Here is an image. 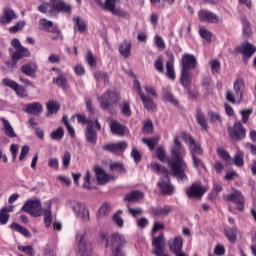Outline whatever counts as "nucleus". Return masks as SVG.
<instances>
[{
	"instance_id": "obj_1",
	"label": "nucleus",
	"mask_w": 256,
	"mask_h": 256,
	"mask_svg": "<svg viewBox=\"0 0 256 256\" xmlns=\"http://www.w3.org/2000/svg\"><path fill=\"white\" fill-rule=\"evenodd\" d=\"M156 155L162 163L168 161V165L172 170V175L176 177L178 181H187V174H185L187 163L184 160L187 156V151L181 144V141H179V137L174 138V143L171 146V157L169 159H167L163 147H158L156 149Z\"/></svg>"
},
{
	"instance_id": "obj_2",
	"label": "nucleus",
	"mask_w": 256,
	"mask_h": 256,
	"mask_svg": "<svg viewBox=\"0 0 256 256\" xmlns=\"http://www.w3.org/2000/svg\"><path fill=\"white\" fill-rule=\"evenodd\" d=\"M101 109L113 113V107L121 101V95L117 90H106L101 96L98 97Z\"/></svg>"
},
{
	"instance_id": "obj_3",
	"label": "nucleus",
	"mask_w": 256,
	"mask_h": 256,
	"mask_svg": "<svg viewBox=\"0 0 256 256\" xmlns=\"http://www.w3.org/2000/svg\"><path fill=\"white\" fill-rule=\"evenodd\" d=\"M125 245H127V240L123 234L114 233L106 239V247H112L113 256H125L121 250Z\"/></svg>"
},
{
	"instance_id": "obj_4",
	"label": "nucleus",
	"mask_w": 256,
	"mask_h": 256,
	"mask_svg": "<svg viewBox=\"0 0 256 256\" xmlns=\"http://www.w3.org/2000/svg\"><path fill=\"white\" fill-rule=\"evenodd\" d=\"M67 207H69L75 216L78 219H81L84 223H88V221L91 220V216H89V209H87L85 204L75 200H68Z\"/></svg>"
},
{
	"instance_id": "obj_5",
	"label": "nucleus",
	"mask_w": 256,
	"mask_h": 256,
	"mask_svg": "<svg viewBox=\"0 0 256 256\" xmlns=\"http://www.w3.org/2000/svg\"><path fill=\"white\" fill-rule=\"evenodd\" d=\"M76 241L78 242V251L80 256H91L93 246L91 242L87 241V233L78 232L76 234Z\"/></svg>"
},
{
	"instance_id": "obj_6",
	"label": "nucleus",
	"mask_w": 256,
	"mask_h": 256,
	"mask_svg": "<svg viewBox=\"0 0 256 256\" xmlns=\"http://www.w3.org/2000/svg\"><path fill=\"white\" fill-rule=\"evenodd\" d=\"M21 211L28 213L32 217H41L43 215V207L39 200H29L21 208Z\"/></svg>"
},
{
	"instance_id": "obj_7",
	"label": "nucleus",
	"mask_w": 256,
	"mask_h": 256,
	"mask_svg": "<svg viewBox=\"0 0 256 256\" xmlns=\"http://www.w3.org/2000/svg\"><path fill=\"white\" fill-rule=\"evenodd\" d=\"M181 137L183 141L188 145L189 147V152L191 157H197V155H203V148H201V144L195 142L193 137L191 135L183 132L181 134Z\"/></svg>"
},
{
	"instance_id": "obj_8",
	"label": "nucleus",
	"mask_w": 256,
	"mask_h": 256,
	"mask_svg": "<svg viewBox=\"0 0 256 256\" xmlns=\"http://www.w3.org/2000/svg\"><path fill=\"white\" fill-rule=\"evenodd\" d=\"M226 200L235 203L238 211H243V209L245 208V198L239 190H233L230 194L226 196Z\"/></svg>"
},
{
	"instance_id": "obj_9",
	"label": "nucleus",
	"mask_w": 256,
	"mask_h": 256,
	"mask_svg": "<svg viewBox=\"0 0 256 256\" xmlns=\"http://www.w3.org/2000/svg\"><path fill=\"white\" fill-rule=\"evenodd\" d=\"M228 132L233 141H241V139H245V136L247 135L241 122H236L233 128L228 129Z\"/></svg>"
},
{
	"instance_id": "obj_10",
	"label": "nucleus",
	"mask_w": 256,
	"mask_h": 256,
	"mask_svg": "<svg viewBox=\"0 0 256 256\" xmlns=\"http://www.w3.org/2000/svg\"><path fill=\"white\" fill-rule=\"evenodd\" d=\"M170 251L176 256H187L183 252V238L180 236L175 237L173 240H170L168 243Z\"/></svg>"
},
{
	"instance_id": "obj_11",
	"label": "nucleus",
	"mask_w": 256,
	"mask_h": 256,
	"mask_svg": "<svg viewBox=\"0 0 256 256\" xmlns=\"http://www.w3.org/2000/svg\"><path fill=\"white\" fill-rule=\"evenodd\" d=\"M198 19L201 23H218L219 17L212 11L201 9L198 11Z\"/></svg>"
},
{
	"instance_id": "obj_12",
	"label": "nucleus",
	"mask_w": 256,
	"mask_h": 256,
	"mask_svg": "<svg viewBox=\"0 0 256 256\" xmlns=\"http://www.w3.org/2000/svg\"><path fill=\"white\" fill-rule=\"evenodd\" d=\"M207 192V187L201 186L199 183H194L186 190V195L189 197L199 199V197H203Z\"/></svg>"
},
{
	"instance_id": "obj_13",
	"label": "nucleus",
	"mask_w": 256,
	"mask_h": 256,
	"mask_svg": "<svg viewBox=\"0 0 256 256\" xmlns=\"http://www.w3.org/2000/svg\"><path fill=\"white\" fill-rule=\"evenodd\" d=\"M236 51L237 53H241L243 59H251L256 53V47L253 44L246 42L241 46H238Z\"/></svg>"
},
{
	"instance_id": "obj_14",
	"label": "nucleus",
	"mask_w": 256,
	"mask_h": 256,
	"mask_svg": "<svg viewBox=\"0 0 256 256\" xmlns=\"http://www.w3.org/2000/svg\"><path fill=\"white\" fill-rule=\"evenodd\" d=\"M181 61L182 71H191L197 67V58L193 54H184Z\"/></svg>"
},
{
	"instance_id": "obj_15",
	"label": "nucleus",
	"mask_w": 256,
	"mask_h": 256,
	"mask_svg": "<svg viewBox=\"0 0 256 256\" xmlns=\"http://www.w3.org/2000/svg\"><path fill=\"white\" fill-rule=\"evenodd\" d=\"M23 111L28 115H34L35 117H38V115L43 113V105L39 102L28 103L23 106Z\"/></svg>"
},
{
	"instance_id": "obj_16",
	"label": "nucleus",
	"mask_w": 256,
	"mask_h": 256,
	"mask_svg": "<svg viewBox=\"0 0 256 256\" xmlns=\"http://www.w3.org/2000/svg\"><path fill=\"white\" fill-rule=\"evenodd\" d=\"M175 57L173 54H169L168 60L166 61V77L170 79V81H175L176 74H175Z\"/></svg>"
},
{
	"instance_id": "obj_17",
	"label": "nucleus",
	"mask_w": 256,
	"mask_h": 256,
	"mask_svg": "<svg viewBox=\"0 0 256 256\" xmlns=\"http://www.w3.org/2000/svg\"><path fill=\"white\" fill-rule=\"evenodd\" d=\"M158 187L162 191L163 195H173L175 187L169 182V176L164 177L158 182Z\"/></svg>"
},
{
	"instance_id": "obj_18",
	"label": "nucleus",
	"mask_w": 256,
	"mask_h": 256,
	"mask_svg": "<svg viewBox=\"0 0 256 256\" xmlns=\"http://www.w3.org/2000/svg\"><path fill=\"white\" fill-rule=\"evenodd\" d=\"M104 151H109L110 153H123L127 149V142H118L106 144L103 146Z\"/></svg>"
},
{
	"instance_id": "obj_19",
	"label": "nucleus",
	"mask_w": 256,
	"mask_h": 256,
	"mask_svg": "<svg viewBox=\"0 0 256 256\" xmlns=\"http://www.w3.org/2000/svg\"><path fill=\"white\" fill-rule=\"evenodd\" d=\"M94 172L96 175L98 185H105L109 183V181H111V176H109V174H106L105 170H103L101 167L96 166L94 168Z\"/></svg>"
},
{
	"instance_id": "obj_20",
	"label": "nucleus",
	"mask_w": 256,
	"mask_h": 256,
	"mask_svg": "<svg viewBox=\"0 0 256 256\" xmlns=\"http://www.w3.org/2000/svg\"><path fill=\"white\" fill-rule=\"evenodd\" d=\"M23 57H31V52H29V49L25 47L16 49L11 55L12 65H17V61H19V59H23Z\"/></svg>"
},
{
	"instance_id": "obj_21",
	"label": "nucleus",
	"mask_w": 256,
	"mask_h": 256,
	"mask_svg": "<svg viewBox=\"0 0 256 256\" xmlns=\"http://www.w3.org/2000/svg\"><path fill=\"white\" fill-rule=\"evenodd\" d=\"M94 125V121H88L86 128V140L88 143H91L92 145H95V143H97V133L93 131Z\"/></svg>"
},
{
	"instance_id": "obj_22",
	"label": "nucleus",
	"mask_w": 256,
	"mask_h": 256,
	"mask_svg": "<svg viewBox=\"0 0 256 256\" xmlns=\"http://www.w3.org/2000/svg\"><path fill=\"white\" fill-rule=\"evenodd\" d=\"M143 197H145V194H143V192L139 190H134L124 196V201H127L128 203H136L137 201H141Z\"/></svg>"
},
{
	"instance_id": "obj_23",
	"label": "nucleus",
	"mask_w": 256,
	"mask_h": 256,
	"mask_svg": "<svg viewBox=\"0 0 256 256\" xmlns=\"http://www.w3.org/2000/svg\"><path fill=\"white\" fill-rule=\"evenodd\" d=\"M233 89L235 91L236 94V99L238 101H241V99H243V91L245 89V82L243 79L238 78L233 85Z\"/></svg>"
},
{
	"instance_id": "obj_24",
	"label": "nucleus",
	"mask_w": 256,
	"mask_h": 256,
	"mask_svg": "<svg viewBox=\"0 0 256 256\" xmlns=\"http://www.w3.org/2000/svg\"><path fill=\"white\" fill-rule=\"evenodd\" d=\"M46 109H47L46 117H51V115H55V113H58L59 109H61V104H59V102L55 100H50L46 104Z\"/></svg>"
},
{
	"instance_id": "obj_25",
	"label": "nucleus",
	"mask_w": 256,
	"mask_h": 256,
	"mask_svg": "<svg viewBox=\"0 0 256 256\" xmlns=\"http://www.w3.org/2000/svg\"><path fill=\"white\" fill-rule=\"evenodd\" d=\"M119 53L122 57H125V59L131 57V41L124 40L119 46Z\"/></svg>"
},
{
	"instance_id": "obj_26",
	"label": "nucleus",
	"mask_w": 256,
	"mask_h": 256,
	"mask_svg": "<svg viewBox=\"0 0 256 256\" xmlns=\"http://www.w3.org/2000/svg\"><path fill=\"white\" fill-rule=\"evenodd\" d=\"M152 215L155 217H167L169 213H171L170 206H163V207H153L151 208Z\"/></svg>"
},
{
	"instance_id": "obj_27",
	"label": "nucleus",
	"mask_w": 256,
	"mask_h": 256,
	"mask_svg": "<svg viewBox=\"0 0 256 256\" xmlns=\"http://www.w3.org/2000/svg\"><path fill=\"white\" fill-rule=\"evenodd\" d=\"M21 72L28 77H35L37 73V64L35 63H28L21 67Z\"/></svg>"
},
{
	"instance_id": "obj_28",
	"label": "nucleus",
	"mask_w": 256,
	"mask_h": 256,
	"mask_svg": "<svg viewBox=\"0 0 256 256\" xmlns=\"http://www.w3.org/2000/svg\"><path fill=\"white\" fill-rule=\"evenodd\" d=\"M192 81L191 71L181 70L180 83L185 88L190 87Z\"/></svg>"
},
{
	"instance_id": "obj_29",
	"label": "nucleus",
	"mask_w": 256,
	"mask_h": 256,
	"mask_svg": "<svg viewBox=\"0 0 256 256\" xmlns=\"http://www.w3.org/2000/svg\"><path fill=\"white\" fill-rule=\"evenodd\" d=\"M46 207L47 209L43 210V215H44V224L46 227H51V223L53 221V217L51 215V201L46 202Z\"/></svg>"
},
{
	"instance_id": "obj_30",
	"label": "nucleus",
	"mask_w": 256,
	"mask_h": 256,
	"mask_svg": "<svg viewBox=\"0 0 256 256\" xmlns=\"http://www.w3.org/2000/svg\"><path fill=\"white\" fill-rule=\"evenodd\" d=\"M1 121L3 123V129L5 131V135L10 138L17 137V134L15 133V130L13 129V126H11V123L9 120L5 118H1Z\"/></svg>"
},
{
	"instance_id": "obj_31",
	"label": "nucleus",
	"mask_w": 256,
	"mask_h": 256,
	"mask_svg": "<svg viewBox=\"0 0 256 256\" xmlns=\"http://www.w3.org/2000/svg\"><path fill=\"white\" fill-rule=\"evenodd\" d=\"M110 131L114 135H124L125 134V127L121 125L119 122L112 120L110 123Z\"/></svg>"
},
{
	"instance_id": "obj_32",
	"label": "nucleus",
	"mask_w": 256,
	"mask_h": 256,
	"mask_svg": "<svg viewBox=\"0 0 256 256\" xmlns=\"http://www.w3.org/2000/svg\"><path fill=\"white\" fill-rule=\"evenodd\" d=\"M16 17H17V14H15V11H13V9L5 8L4 15L1 19V23H4V24L11 23V21H13V19H15Z\"/></svg>"
},
{
	"instance_id": "obj_33",
	"label": "nucleus",
	"mask_w": 256,
	"mask_h": 256,
	"mask_svg": "<svg viewBox=\"0 0 256 256\" xmlns=\"http://www.w3.org/2000/svg\"><path fill=\"white\" fill-rule=\"evenodd\" d=\"M139 97L144 105V109H147V111H153V109H155V102H153V99L145 95V93L141 94Z\"/></svg>"
},
{
	"instance_id": "obj_34",
	"label": "nucleus",
	"mask_w": 256,
	"mask_h": 256,
	"mask_svg": "<svg viewBox=\"0 0 256 256\" xmlns=\"http://www.w3.org/2000/svg\"><path fill=\"white\" fill-rule=\"evenodd\" d=\"M109 211H111V206H109L107 203H104L97 211V221H101L103 220V217H107V215H109Z\"/></svg>"
},
{
	"instance_id": "obj_35",
	"label": "nucleus",
	"mask_w": 256,
	"mask_h": 256,
	"mask_svg": "<svg viewBox=\"0 0 256 256\" xmlns=\"http://www.w3.org/2000/svg\"><path fill=\"white\" fill-rule=\"evenodd\" d=\"M73 22L75 29L79 31V33H85V31H87V24H85V21L79 18V16L74 17Z\"/></svg>"
},
{
	"instance_id": "obj_36",
	"label": "nucleus",
	"mask_w": 256,
	"mask_h": 256,
	"mask_svg": "<svg viewBox=\"0 0 256 256\" xmlns=\"http://www.w3.org/2000/svg\"><path fill=\"white\" fill-rule=\"evenodd\" d=\"M224 233H225L228 241H230V243L237 242V228H235V227L226 228Z\"/></svg>"
},
{
	"instance_id": "obj_37",
	"label": "nucleus",
	"mask_w": 256,
	"mask_h": 256,
	"mask_svg": "<svg viewBox=\"0 0 256 256\" xmlns=\"http://www.w3.org/2000/svg\"><path fill=\"white\" fill-rule=\"evenodd\" d=\"M150 168L152 169V171L157 172L158 175H165V177H169V171L165 169V167L159 163H155L153 162L150 165Z\"/></svg>"
},
{
	"instance_id": "obj_38",
	"label": "nucleus",
	"mask_w": 256,
	"mask_h": 256,
	"mask_svg": "<svg viewBox=\"0 0 256 256\" xmlns=\"http://www.w3.org/2000/svg\"><path fill=\"white\" fill-rule=\"evenodd\" d=\"M40 13H48V15H54L53 3L44 2L38 7Z\"/></svg>"
},
{
	"instance_id": "obj_39",
	"label": "nucleus",
	"mask_w": 256,
	"mask_h": 256,
	"mask_svg": "<svg viewBox=\"0 0 256 256\" xmlns=\"http://www.w3.org/2000/svg\"><path fill=\"white\" fill-rule=\"evenodd\" d=\"M192 165L194 169H197V171H207V167H205V164L203 163V160H201L197 156H192Z\"/></svg>"
},
{
	"instance_id": "obj_40",
	"label": "nucleus",
	"mask_w": 256,
	"mask_h": 256,
	"mask_svg": "<svg viewBox=\"0 0 256 256\" xmlns=\"http://www.w3.org/2000/svg\"><path fill=\"white\" fill-rule=\"evenodd\" d=\"M11 229H14V231H17L18 233H21L22 235H24V237H31V232H29L27 228L17 223H12Z\"/></svg>"
},
{
	"instance_id": "obj_41",
	"label": "nucleus",
	"mask_w": 256,
	"mask_h": 256,
	"mask_svg": "<svg viewBox=\"0 0 256 256\" xmlns=\"http://www.w3.org/2000/svg\"><path fill=\"white\" fill-rule=\"evenodd\" d=\"M39 26L42 31H51L53 21L42 18L39 20Z\"/></svg>"
},
{
	"instance_id": "obj_42",
	"label": "nucleus",
	"mask_w": 256,
	"mask_h": 256,
	"mask_svg": "<svg viewBox=\"0 0 256 256\" xmlns=\"http://www.w3.org/2000/svg\"><path fill=\"white\" fill-rule=\"evenodd\" d=\"M121 113L125 117H131V105L129 104V101L125 100L120 105Z\"/></svg>"
},
{
	"instance_id": "obj_43",
	"label": "nucleus",
	"mask_w": 256,
	"mask_h": 256,
	"mask_svg": "<svg viewBox=\"0 0 256 256\" xmlns=\"http://www.w3.org/2000/svg\"><path fill=\"white\" fill-rule=\"evenodd\" d=\"M197 123L204 129V131H207L208 125H207V120L205 119V114L201 112H197L196 115Z\"/></svg>"
},
{
	"instance_id": "obj_44",
	"label": "nucleus",
	"mask_w": 256,
	"mask_h": 256,
	"mask_svg": "<svg viewBox=\"0 0 256 256\" xmlns=\"http://www.w3.org/2000/svg\"><path fill=\"white\" fill-rule=\"evenodd\" d=\"M97 83H107L109 81V76L105 72L98 71L94 74Z\"/></svg>"
},
{
	"instance_id": "obj_45",
	"label": "nucleus",
	"mask_w": 256,
	"mask_h": 256,
	"mask_svg": "<svg viewBox=\"0 0 256 256\" xmlns=\"http://www.w3.org/2000/svg\"><path fill=\"white\" fill-rule=\"evenodd\" d=\"M63 135H65V130H63V127H59L51 133V139L54 141H61V139H63Z\"/></svg>"
},
{
	"instance_id": "obj_46",
	"label": "nucleus",
	"mask_w": 256,
	"mask_h": 256,
	"mask_svg": "<svg viewBox=\"0 0 256 256\" xmlns=\"http://www.w3.org/2000/svg\"><path fill=\"white\" fill-rule=\"evenodd\" d=\"M123 215V210H118L114 215H113V221L117 225V227H123L124 225V220L121 217Z\"/></svg>"
},
{
	"instance_id": "obj_47",
	"label": "nucleus",
	"mask_w": 256,
	"mask_h": 256,
	"mask_svg": "<svg viewBox=\"0 0 256 256\" xmlns=\"http://www.w3.org/2000/svg\"><path fill=\"white\" fill-rule=\"evenodd\" d=\"M117 0H105L103 6V9L105 11H109L110 13L113 12V10L117 7Z\"/></svg>"
},
{
	"instance_id": "obj_48",
	"label": "nucleus",
	"mask_w": 256,
	"mask_h": 256,
	"mask_svg": "<svg viewBox=\"0 0 256 256\" xmlns=\"http://www.w3.org/2000/svg\"><path fill=\"white\" fill-rule=\"evenodd\" d=\"M9 211L7 208H2L0 210V223L1 225H7V221H9Z\"/></svg>"
},
{
	"instance_id": "obj_49",
	"label": "nucleus",
	"mask_w": 256,
	"mask_h": 256,
	"mask_svg": "<svg viewBox=\"0 0 256 256\" xmlns=\"http://www.w3.org/2000/svg\"><path fill=\"white\" fill-rule=\"evenodd\" d=\"M210 67L212 69L213 75H217L219 71H221V63H219V60L213 59L210 61Z\"/></svg>"
},
{
	"instance_id": "obj_50",
	"label": "nucleus",
	"mask_w": 256,
	"mask_h": 256,
	"mask_svg": "<svg viewBox=\"0 0 256 256\" xmlns=\"http://www.w3.org/2000/svg\"><path fill=\"white\" fill-rule=\"evenodd\" d=\"M142 142L145 145H147V147H149V149L153 150L157 146V143L159 142V139H157V138H151V139L143 138Z\"/></svg>"
},
{
	"instance_id": "obj_51",
	"label": "nucleus",
	"mask_w": 256,
	"mask_h": 256,
	"mask_svg": "<svg viewBox=\"0 0 256 256\" xmlns=\"http://www.w3.org/2000/svg\"><path fill=\"white\" fill-rule=\"evenodd\" d=\"M199 35L200 37H202V39H205V41H207L208 43H211L212 34L209 30H207L206 28H200Z\"/></svg>"
},
{
	"instance_id": "obj_52",
	"label": "nucleus",
	"mask_w": 256,
	"mask_h": 256,
	"mask_svg": "<svg viewBox=\"0 0 256 256\" xmlns=\"http://www.w3.org/2000/svg\"><path fill=\"white\" fill-rule=\"evenodd\" d=\"M83 188L87 189L88 191H91V189H93V186L91 185V174L89 173V171H87L84 175Z\"/></svg>"
},
{
	"instance_id": "obj_53",
	"label": "nucleus",
	"mask_w": 256,
	"mask_h": 256,
	"mask_svg": "<svg viewBox=\"0 0 256 256\" xmlns=\"http://www.w3.org/2000/svg\"><path fill=\"white\" fill-rule=\"evenodd\" d=\"M86 61L90 67H95L97 65V59L93 56V52L91 50L87 51Z\"/></svg>"
},
{
	"instance_id": "obj_54",
	"label": "nucleus",
	"mask_w": 256,
	"mask_h": 256,
	"mask_svg": "<svg viewBox=\"0 0 256 256\" xmlns=\"http://www.w3.org/2000/svg\"><path fill=\"white\" fill-rule=\"evenodd\" d=\"M242 27L243 35H245V37H249V35H251V23L244 19L242 21Z\"/></svg>"
},
{
	"instance_id": "obj_55",
	"label": "nucleus",
	"mask_w": 256,
	"mask_h": 256,
	"mask_svg": "<svg viewBox=\"0 0 256 256\" xmlns=\"http://www.w3.org/2000/svg\"><path fill=\"white\" fill-rule=\"evenodd\" d=\"M54 14L55 13H61V11H65V2L59 0L58 2H55L52 4Z\"/></svg>"
},
{
	"instance_id": "obj_56",
	"label": "nucleus",
	"mask_w": 256,
	"mask_h": 256,
	"mask_svg": "<svg viewBox=\"0 0 256 256\" xmlns=\"http://www.w3.org/2000/svg\"><path fill=\"white\" fill-rule=\"evenodd\" d=\"M244 163L245 162L243 161V153L237 152L234 157V165H236V167H243Z\"/></svg>"
},
{
	"instance_id": "obj_57",
	"label": "nucleus",
	"mask_w": 256,
	"mask_h": 256,
	"mask_svg": "<svg viewBox=\"0 0 256 256\" xmlns=\"http://www.w3.org/2000/svg\"><path fill=\"white\" fill-rule=\"evenodd\" d=\"M2 83L6 86L9 87L10 89H13V91H15L17 89V86L19 85L17 82H15L14 80H11L9 78H4L2 80Z\"/></svg>"
},
{
	"instance_id": "obj_58",
	"label": "nucleus",
	"mask_w": 256,
	"mask_h": 256,
	"mask_svg": "<svg viewBox=\"0 0 256 256\" xmlns=\"http://www.w3.org/2000/svg\"><path fill=\"white\" fill-rule=\"evenodd\" d=\"M23 27H25V21H19L14 26L9 28L11 33H18V31H22Z\"/></svg>"
},
{
	"instance_id": "obj_59",
	"label": "nucleus",
	"mask_w": 256,
	"mask_h": 256,
	"mask_svg": "<svg viewBox=\"0 0 256 256\" xmlns=\"http://www.w3.org/2000/svg\"><path fill=\"white\" fill-rule=\"evenodd\" d=\"M252 113H253V109L241 110L240 114L242 115V123H247Z\"/></svg>"
},
{
	"instance_id": "obj_60",
	"label": "nucleus",
	"mask_w": 256,
	"mask_h": 256,
	"mask_svg": "<svg viewBox=\"0 0 256 256\" xmlns=\"http://www.w3.org/2000/svg\"><path fill=\"white\" fill-rule=\"evenodd\" d=\"M218 154L220 155V157H222L224 159V161H226V163H231L233 161L231 159V156L229 155V153L227 151H225V149L219 148Z\"/></svg>"
},
{
	"instance_id": "obj_61",
	"label": "nucleus",
	"mask_w": 256,
	"mask_h": 256,
	"mask_svg": "<svg viewBox=\"0 0 256 256\" xmlns=\"http://www.w3.org/2000/svg\"><path fill=\"white\" fill-rule=\"evenodd\" d=\"M154 67L158 73H165V69L163 68V59L158 58L155 60Z\"/></svg>"
},
{
	"instance_id": "obj_62",
	"label": "nucleus",
	"mask_w": 256,
	"mask_h": 256,
	"mask_svg": "<svg viewBox=\"0 0 256 256\" xmlns=\"http://www.w3.org/2000/svg\"><path fill=\"white\" fill-rule=\"evenodd\" d=\"M113 15H116L117 17H129V13H127L125 10L121 8H115L112 12Z\"/></svg>"
},
{
	"instance_id": "obj_63",
	"label": "nucleus",
	"mask_w": 256,
	"mask_h": 256,
	"mask_svg": "<svg viewBox=\"0 0 256 256\" xmlns=\"http://www.w3.org/2000/svg\"><path fill=\"white\" fill-rule=\"evenodd\" d=\"M154 43L158 49H165V41H163V38L159 35H156L154 37Z\"/></svg>"
},
{
	"instance_id": "obj_64",
	"label": "nucleus",
	"mask_w": 256,
	"mask_h": 256,
	"mask_svg": "<svg viewBox=\"0 0 256 256\" xmlns=\"http://www.w3.org/2000/svg\"><path fill=\"white\" fill-rule=\"evenodd\" d=\"M131 157L134 159L135 163H139V161H141V152L136 148H133L131 151Z\"/></svg>"
}]
</instances>
